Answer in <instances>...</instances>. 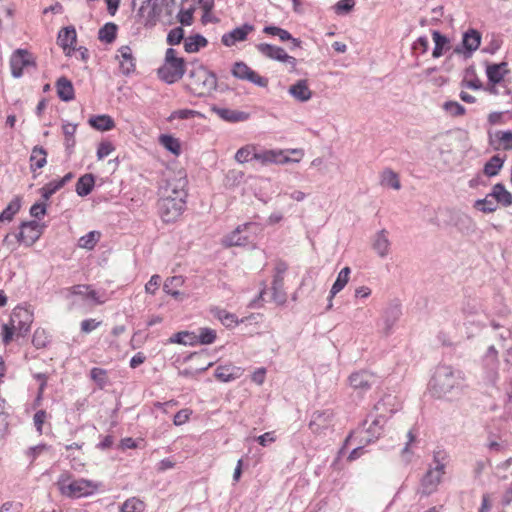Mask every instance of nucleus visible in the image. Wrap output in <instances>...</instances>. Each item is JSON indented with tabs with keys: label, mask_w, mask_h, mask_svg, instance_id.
Segmentation results:
<instances>
[{
	"label": "nucleus",
	"mask_w": 512,
	"mask_h": 512,
	"mask_svg": "<svg viewBox=\"0 0 512 512\" xmlns=\"http://www.w3.org/2000/svg\"><path fill=\"white\" fill-rule=\"evenodd\" d=\"M429 389L437 398L458 396L464 389V373L449 365H439L429 382Z\"/></svg>",
	"instance_id": "1"
},
{
	"label": "nucleus",
	"mask_w": 512,
	"mask_h": 512,
	"mask_svg": "<svg viewBox=\"0 0 512 512\" xmlns=\"http://www.w3.org/2000/svg\"><path fill=\"white\" fill-rule=\"evenodd\" d=\"M186 89L197 97L208 96L217 89V77L203 65L192 66L188 71Z\"/></svg>",
	"instance_id": "2"
},
{
	"label": "nucleus",
	"mask_w": 512,
	"mask_h": 512,
	"mask_svg": "<svg viewBox=\"0 0 512 512\" xmlns=\"http://www.w3.org/2000/svg\"><path fill=\"white\" fill-rule=\"evenodd\" d=\"M185 68V60L182 57H177L175 49L168 48L165 53L164 64L158 68L157 75L165 83L173 84L184 76Z\"/></svg>",
	"instance_id": "3"
},
{
	"label": "nucleus",
	"mask_w": 512,
	"mask_h": 512,
	"mask_svg": "<svg viewBox=\"0 0 512 512\" xmlns=\"http://www.w3.org/2000/svg\"><path fill=\"white\" fill-rule=\"evenodd\" d=\"M444 458L445 455L441 452H434L433 462L435 466L428 469L421 479L420 488L418 489V494L421 496H429L437 490L442 475L445 473Z\"/></svg>",
	"instance_id": "4"
},
{
	"label": "nucleus",
	"mask_w": 512,
	"mask_h": 512,
	"mask_svg": "<svg viewBox=\"0 0 512 512\" xmlns=\"http://www.w3.org/2000/svg\"><path fill=\"white\" fill-rule=\"evenodd\" d=\"M57 486L61 494L69 498L89 496L97 489V486L92 481L86 479L70 481V474L68 473L60 475Z\"/></svg>",
	"instance_id": "5"
},
{
	"label": "nucleus",
	"mask_w": 512,
	"mask_h": 512,
	"mask_svg": "<svg viewBox=\"0 0 512 512\" xmlns=\"http://www.w3.org/2000/svg\"><path fill=\"white\" fill-rule=\"evenodd\" d=\"M186 176H174L165 180L164 184L159 187L160 198L181 199L186 200L188 193Z\"/></svg>",
	"instance_id": "6"
},
{
	"label": "nucleus",
	"mask_w": 512,
	"mask_h": 512,
	"mask_svg": "<svg viewBox=\"0 0 512 512\" xmlns=\"http://www.w3.org/2000/svg\"><path fill=\"white\" fill-rule=\"evenodd\" d=\"M158 212L165 223L176 221L183 213L186 207V200L159 198Z\"/></svg>",
	"instance_id": "7"
},
{
	"label": "nucleus",
	"mask_w": 512,
	"mask_h": 512,
	"mask_svg": "<svg viewBox=\"0 0 512 512\" xmlns=\"http://www.w3.org/2000/svg\"><path fill=\"white\" fill-rule=\"evenodd\" d=\"M482 35L476 29H468L463 33L461 44L457 45L453 49V53L457 55H463L465 59L472 57L474 51H476L481 44Z\"/></svg>",
	"instance_id": "8"
},
{
	"label": "nucleus",
	"mask_w": 512,
	"mask_h": 512,
	"mask_svg": "<svg viewBox=\"0 0 512 512\" xmlns=\"http://www.w3.org/2000/svg\"><path fill=\"white\" fill-rule=\"evenodd\" d=\"M231 74L239 80L249 81L259 87L265 88L268 86V78L260 76L243 61H237L233 64Z\"/></svg>",
	"instance_id": "9"
},
{
	"label": "nucleus",
	"mask_w": 512,
	"mask_h": 512,
	"mask_svg": "<svg viewBox=\"0 0 512 512\" xmlns=\"http://www.w3.org/2000/svg\"><path fill=\"white\" fill-rule=\"evenodd\" d=\"M33 322V313L27 308L17 306L10 315L9 323L16 329L18 336H25Z\"/></svg>",
	"instance_id": "10"
},
{
	"label": "nucleus",
	"mask_w": 512,
	"mask_h": 512,
	"mask_svg": "<svg viewBox=\"0 0 512 512\" xmlns=\"http://www.w3.org/2000/svg\"><path fill=\"white\" fill-rule=\"evenodd\" d=\"M28 66H35L33 55L26 49H17L10 57L11 74L14 78L23 75V69Z\"/></svg>",
	"instance_id": "11"
},
{
	"label": "nucleus",
	"mask_w": 512,
	"mask_h": 512,
	"mask_svg": "<svg viewBox=\"0 0 512 512\" xmlns=\"http://www.w3.org/2000/svg\"><path fill=\"white\" fill-rule=\"evenodd\" d=\"M20 231L15 235L17 242L24 243L26 246H32L41 236L42 227L35 220L23 221Z\"/></svg>",
	"instance_id": "12"
},
{
	"label": "nucleus",
	"mask_w": 512,
	"mask_h": 512,
	"mask_svg": "<svg viewBox=\"0 0 512 512\" xmlns=\"http://www.w3.org/2000/svg\"><path fill=\"white\" fill-rule=\"evenodd\" d=\"M334 413L331 409L315 411L309 422V429L314 434H325L332 427Z\"/></svg>",
	"instance_id": "13"
},
{
	"label": "nucleus",
	"mask_w": 512,
	"mask_h": 512,
	"mask_svg": "<svg viewBox=\"0 0 512 512\" xmlns=\"http://www.w3.org/2000/svg\"><path fill=\"white\" fill-rule=\"evenodd\" d=\"M378 382V377L369 371L362 370L352 373L349 376V383L351 387L360 392L369 390L373 385Z\"/></svg>",
	"instance_id": "14"
},
{
	"label": "nucleus",
	"mask_w": 512,
	"mask_h": 512,
	"mask_svg": "<svg viewBox=\"0 0 512 512\" xmlns=\"http://www.w3.org/2000/svg\"><path fill=\"white\" fill-rule=\"evenodd\" d=\"M254 30V26L249 23H245L240 27L234 28L232 31L225 33L221 41L223 45L227 47H231L235 45L237 42H241L247 39V36L250 32Z\"/></svg>",
	"instance_id": "15"
},
{
	"label": "nucleus",
	"mask_w": 512,
	"mask_h": 512,
	"mask_svg": "<svg viewBox=\"0 0 512 512\" xmlns=\"http://www.w3.org/2000/svg\"><path fill=\"white\" fill-rule=\"evenodd\" d=\"M402 315L401 304L399 302H392L384 310L383 322L384 328L383 333L388 336L391 334L395 323L399 320Z\"/></svg>",
	"instance_id": "16"
},
{
	"label": "nucleus",
	"mask_w": 512,
	"mask_h": 512,
	"mask_svg": "<svg viewBox=\"0 0 512 512\" xmlns=\"http://www.w3.org/2000/svg\"><path fill=\"white\" fill-rule=\"evenodd\" d=\"M250 226H252L251 223H245L238 226L234 231H232L223 239L224 245L227 247L247 245L250 240L249 236L244 234V232Z\"/></svg>",
	"instance_id": "17"
},
{
	"label": "nucleus",
	"mask_w": 512,
	"mask_h": 512,
	"mask_svg": "<svg viewBox=\"0 0 512 512\" xmlns=\"http://www.w3.org/2000/svg\"><path fill=\"white\" fill-rule=\"evenodd\" d=\"M211 110L216 113L222 120L230 123L244 122L250 118V114L245 111L221 108L217 106H213Z\"/></svg>",
	"instance_id": "18"
},
{
	"label": "nucleus",
	"mask_w": 512,
	"mask_h": 512,
	"mask_svg": "<svg viewBox=\"0 0 512 512\" xmlns=\"http://www.w3.org/2000/svg\"><path fill=\"white\" fill-rule=\"evenodd\" d=\"M251 159L260 161L263 165L269 163L284 164L290 161L288 156L283 155L282 151L266 150L262 152H254Z\"/></svg>",
	"instance_id": "19"
},
{
	"label": "nucleus",
	"mask_w": 512,
	"mask_h": 512,
	"mask_svg": "<svg viewBox=\"0 0 512 512\" xmlns=\"http://www.w3.org/2000/svg\"><path fill=\"white\" fill-rule=\"evenodd\" d=\"M390 245L391 243L388 239L387 230L382 229L375 234L372 242V247L379 257L384 258L389 254Z\"/></svg>",
	"instance_id": "20"
},
{
	"label": "nucleus",
	"mask_w": 512,
	"mask_h": 512,
	"mask_svg": "<svg viewBox=\"0 0 512 512\" xmlns=\"http://www.w3.org/2000/svg\"><path fill=\"white\" fill-rule=\"evenodd\" d=\"M398 410L397 397L392 394L384 395L375 405L374 412L385 413L387 418Z\"/></svg>",
	"instance_id": "21"
},
{
	"label": "nucleus",
	"mask_w": 512,
	"mask_h": 512,
	"mask_svg": "<svg viewBox=\"0 0 512 512\" xmlns=\"http://www.w3.org/2000/svg\"><path fill=\"white\" fill-rule=\"evenodd\" d=\"M55 87L57 90L58 97L64 101L69 102L75 98V91L72 82L65 76L60 77L56 83Z\"/></svg>",
	"instance_id": "22"
},
{
	"label": "nucleus",
	"mask_w": 512,
	"mask_h": 512,
	"mask_svg": "<svg viewBox=\"0 0 512 512\" xmlns=\"http://www.w3.org/2000/svg\"><path fill=\"white\" fill-rule=\"evenodd\" d=\"M241 369L232 364L220 365L215 369L214 376L221 382H230L239 378Z\"/></svg>",
	"instance_id": "23"
},
{
	"label": "nucleus",
	"mask_w": 512,
	"mask_h": 512,
	"mask_svg": "<svg viewBox=\"0 0 512 512\" xmlns=\"http://www.w3.org/2000/svg\"><path fill=\"white\" fill-rule=\"evenodd\" d=\"M488 197L493 198L498 204L504 207L512 205V193L509 192L502 183H497L492 187Z\"/></svg>",
	"instance_id": "24"
},
{
	"label": "nucleus",
	"mask_w": 512,
	"mask_h": 512,
	"mask_svg": "<svg viewBox=\"0 0 512 512\" xmlns=\"http://www.w3.org/2000/svg\"><path fill=\"white\" fill-rule=\"evenodd\" d=\"M290 95L299 102H307L312 97V91L309 89L307 80H298L289 87Z\"/></svg>",
	"instance_id": "25"
},
{
	"label": "nucleus",
	"mask_w": 512,
	"mask_h": 512,
	"mask_svg": "<svg viewBox=\"0 0 512 512\" xmlns=\"http://www.w3.org/2000/svg\"><path fill=\"white\" fill-rule=\"evenodd\" d=\"M122 61L120 62L121 72L128 76L135 71V59L129 46H121L118 50Z\"/></svg>",
	"instance_id": "26"
},
{
	"label": "nucleus",
	"mask_w": 512,
	"mask_h": 512,
	"mask_svg": "<svg viewBox=\"0 0 512 512\" xmlns=\"http://www.w3.org/2000/svg\"><path fill=\"white\" fill-rule=\"evenodd\" d=\"M432 38L435 43V46L432 51V56L433 58H440L444 54V52L450 49V40L446 35L442 34L438 30L432 31Z\"/></svg>",
	"instance_id": "27"
},
{
	"label": "nucleus",
	"mask_w": 512,
	"mask_h": 512,
	"mask_svg": "<svg viewBox=\"0 0 512 512\" xmlns=\"http://www.w3.org/2000/svg\"><path fill=\"white\" fill-rule=\"evenodd\" d=\"M77 34L73 26H67L62 28L58 33L57 43L64 50L71 48L76 42Z\"/></svg>",
	"instance_id": "28"
},
{
	"label": "nucleus",
	"mask_w": 512,
	"mask_h": 512,
	"mask_svg": "<svg viewBox=\"0 0 512 512\" xmlns=\"http://www.w3.org/2000/svg\"><path fill=\"white\" fill-rule=\"evenodd\" d=\"M95 186V176L91 173L82 175L76 182V193L80 197L89 195Z\"/></svg>",
	"instance_id": "29"
},
{
	"label": "nucleus",
	"mask_w": 512,
	"mask_h": 512,
	"mask_svg": "<svg viewBox=\"0 0 512 512\" xmlns=\"http://www.w3.org/2000/svg\"><path fill=\"white\" fill-rule=\"evenodd\" d=\"M208 45V40L201 34H193L184 39V49L187 53H196Z\"/></svg>",
	"instance_id": "30"
},
{
	"label": "nucleus",
	"mask_w": 512,
	"mask_h": 512,
	"mask_svg": "<svg viewBox=\"0 0 512 512\" xmlns=\"http://www.w3.org/2000/svg\"><path fill=\"white\" fill-rule=\"evenodd\" d=\"M88 123L98 131H109L115 127L113 118L109 115H96L89 118Z\"/></svg>",
	"instance_id": "31"
},
{
	"label": "nucleus",
	"mask_w": 512,
	"mask_h": 512,
	"mask_svg": "<svg viewBox=\"0 0 512 512\" xmlns=\"http://www.w3.org/2000/svg\"><path fill=\"white\" fill-rule=\"evenodd\" d=\"M47 152L42 146L33 147L30 155V169L32 172L44 167L47 163Z\"/></svg>",
	"instance_id": "32"
},
{
	"label": "nucleus",
	"mask_w": 512,
	"mask_h": 512,
	"mask_svg": "<svg viewBox=\"0 0 512 512\" xmlns=\"http://www.w3.org/2000/svg\"><path fill=\"white\" fill-rule=\"evenodd\" d=\"M256 49L264 57L272 59V60H276L279 62L283 58V53L285 52V50L283 48L274 46V45H271L268 43H259L256 45Z\"/></svg>",
	"instance_id": "33"
},
{
	"label": "nucleus",
	"mask_w": 512,
	"mask_h": 512,
	"mask_svg": "<svg viewBox=\"0 0 512 512\" xmlns=\"http://www.w3.org/2000/svg\"><path fill=\"white\" fill-rule=\"evenodd\" d=\"M368 417L372 418V420L366 430L372 437L377 438L380 435L382 427L387 420V415L385 413L378 414L373 411L371 414H369Z\"/></svg>",
	"instance_id": "34"
},
{
	"label": "nucleus",
	"mask_w": 512,
	"mask_h": 512,
	"mask_svg": "<svg viewBox=\"0 0 512 512\" xmlns=\"http://www.w3.org/2000/svg\"><path fill=\"white\" fill-rule=\"evenodd\" d=\"M505 162V157L500 155L492 156L484 165L483 173L488 177H494L499 174Z\"/></svg>",
	"instance_id": "35"
},
{
	"label": "nucleus",
	"mask_w": 512,
	"mask_h": 512,
	"mask_svg": "<svg viewBox=\"0 0 512 512\" xmlns=\"http://www.w3.org/2000/svg\"><path fill=\"white\" fill-rule=\"evenodd\" d=\"M118 26L113 22H108L99 29L98 38L100 41L111 44L117 37Z\"/></svg>",
	"instance_id": "36"
},
{
	"label": "nucleus",
	"mask_w": 512,
	"mask_h": 512,
	"mask_svg": "<svg viewBox=\"0 0 512 512\" xmlns=\"http://www.w3.org/2000/svg\"><path fill=\"white\" fill-rule=\"evenodd\" d=\"M21 208V198L16 196L14 197L7 205V207L0 213V223L5 221H12L15 214L19 212Z\"/></svg>",
	"instance_id": "37"
},
{
	"label": "nucleus",
	"mask_w": 512,
	"mask_h": 512,
	"mask_svg": "<svg viewBox=\"0 0 512 512\" xmlns=\"http://www.w3.org/2000/svg\"><path fill=\"white\" fill-rule=\"evenodd\" d=\"M351 273V269L349 267H344L338 273V276L335 282L332 285L330 290V298H333L337 293H339L348 283L349 276Z\"/></svg>",
	"instance_id": "38"
},
{
	"label": "nucleus",
	"mask_w": 512,
	"mask_h": 512,
	"mask_svg": "<svg viewBox=\"0 0 512 512\" xmlns=\"http://www.w3.org/2000/svg\"><path fill=\"white\" fill-rule=\"evenodd\" d=\"M272 295L277 304H284L286 302L287 297L284 291V278L273 276Z\"/></svg>",
	"instance_id": "39"
},
{
	"label": "nucleus",
	"mask_w": 512,
	"mask_h": 512,
	"mask_svg": "<svg viewBox=\"0 0 512 512\" xmlns=\"http://www.w3.org/2000/svg\"><path fill=\"white\" fill-rule=\"evenodd\" d=\"M159 143L169 152L174 155L181 153V145L177 138L170 134H162L159 137Z\"/></svg>",
	"instance_id": "40"
},
{
	"label": "nucleus",
	"mask_w": 512,
	"mask_h": 512,
	"mask_svg": "<svg viewBox=\"0 0 512 512\" xmlns=\"http://www.w3.org/2000/svg\"><path fill=\"white\" fill-rule=\"evenodd\" d=\"M195 333L189 331H180L170 337V343L183 344V345H196Z\"/></svg>",
	"instance_id": "41"
},
{
	"label": "nucleus",
	"mask_w": 512,
	"mask_h": 512,
	"mask_svg": "<svg viewBox=\"0 0 512 512\" xmlns=\"http://www.w3.org/2000/svg\"><path fill=\"white\" fill-rule=\"evenodd\" d=\"M506 71H501V65L497 64H489L486 68V75L488 78L489 83L496 85L500 83L503 78Z\"/></svg>",
	"instance_id": "42"
},
{
	"label": "nucleus",
	"mask_w": 512,
	"mask_h": 512,
	"mask_svg": "<svg viewBox=\"0 0 512 512\" xmlns=\"http://www.w3.org/2000/svg\"><path fill=\"white\" fill-rule=\"evenodd\" d=\"M196 344H212L216 339V331L210 328H200L199 333L195 334Z\"/></svg>",
	"instance_id": "43"
},
{
	"label": "nucleus",
	"mask_w": 512,
	"mask_h": 512,
	"mask_svg": "<svg viewBox=\"0 0 512 512\" xmlns=\"http://www.w3.org/2000/svg\"><path fill=\"white\" fill-rule=\"evenodd\" d=\"M50 342V336L43 328H37L32 337V344L37 349H42Z\"/></svg>",
	"instance_id": "44"
},
{
	"label": "nucleus",
	"mask_w": 512,
	"mask_h": 512,
	"mask_svg": "<svg viewBox=\"0 0 512 512\" xmlns=\"http://www.w3.org/2000/svg\"><path fill=\"white\" fill-rule=\"evenodd\" d=\"M99 239L100 233L98 231H90L79 239L78 245L81 248L91 250L95 247Z\"/></svg>",
	"instance_id": "45"
},
{
	"label": "nucleus",
	"mask_w": 512,
	"mask_h": 512,
	"mask_svg": "<svg viewBox=\"0 0 512 512\" xmlns=\"http://www.w3.org/2000/svg\"><path fill=\"white\" fill-rule=\"evenodd\" d=\"M215 316L227 328L234 327L238 324V319H237L236 315L233 313H230L226 310L218 309L215 313Z\"/></svg>",
	"instance_id": "46"
},
{
	"label": "nucleus",
	"mask_w": 512,
	"mask_h": 512,
	"mask_svg": "<svg viewBox=\"0 0 512 512\" xmlns=\"http://www.w3.org/2000/svg\"><path fill=\"white\" fill-rule=\"evenodd\" d=\"M474 207L483 213H493L497 210V204L488 195L483 199L476 200Z\"/></svg>",
	"instance_id": "47"
},
{
	"label": "nucleus",
	"mask_w": 512,
	"mask_h": 512,
	"mask_svg": "<svg viewBox=\"0 0 512 512\" xmlns=\"http://www.w3.org/2000/svg\"><path fill=\"white\" fill-rule=\"evenodd\" d=\"M263 32L268 35L279 37L280 41L282 42H286L292 39V35L289 31L273 25L265 26L263 28Z\"/></svg>",
	"instance_id": "48"
},
{
	"label": "nucleus",
	"mask_w": 512,
	"mask_h": 512,
	"mask_svg": "<svg viewBox=\"0 0 512 512\" xmlns=\"http://www.w3.org/2000/svg\"><path fill=\"white\" fill-rule=\"evenodd\" d=\"M145 504L143 501L132 497L127 499L121 506L122 512H143Z\"/></svg>",
	"instance_id": "49"
},
{
	"label": "nucleus",
	"mask_w": 512,
	"mask_h": 512,
	"mask_svg": "<svg viewBox=\"0 0 512 512\" xmlns=\"http://www.w3.org/2000/svg\"><path fill=\"white\" fill-rule=\"evenodd\" d=\"M442 108L453 117L462 116L466 113L465 107L456 101H446Z\"/></svg>",
	"instance_id": "50"
},
{
	"label": "nucleus",
	"mask_w": 512,
	"mask_h": 512,
	"mask_svg": "<svg viewBox=\"0 0 512 512\" xmlns=\"http://www.w3.org/2000/svg\"><path fill=\"white\" fill-rule=\"evenodd\" d=\"M382 183L395 190H399L401 187L398 175L390 169L383 172Z\"/></svg>",
	"instance_id": "51"
},
{
	"label": "nucleus",
	"mask_w": 512,
	"mask_h": 512,
	"mask_svg": "<svg viewBox=\"0 0 512 512\" xmlns=\"http://www.w3.org/2000/svg\"><path fill=\"white\" fill-rule=\"evenodd\" d=\"M254 152H255V146H253V145L243 146L237 150V152L235 154V160L238 163L248 162L249 160H252L251 157Z\"/></svg>",
	"instance_id": "52"
},
{
	"label": "nucleus",
	"mask_w": 512,
	"mask_h": 512,
	"mask_svg": "<svg viewBox=\"0 0 512 512\" xmlns=\"http://www.w3.org/2000/svg\"><path fill=\"white\" fill-rule=\"evenodd\" d=\"M182 40H184V29L182 27H175L168 32L166 41L169 45H178Z\"/></svg>",
	"instance_id": "53"
},
{
	"label": "nucleus",
	"mask_w": 512,
	"mask_h": 512,
	"mask_svg": "<svg viewBox=\"0 0 512 512\" xmlns=\"http://www.w3.org/2000/svg\"><path fill=\"white\" fill-rule=\"evenodd\" d=\"M62 187L59 185L57 180L50 181L40 189L42 198L47 201L50 197L55 194Z\"/></svg>",
	"instance_id": "54"
},
{
	"label": "nucleus",
	"mask_w": 512,
	"mask_h": 512,
	"mask_svg": "<svg viewBox=\"0 0 512 512\" xmlns=\"http://www.w3.org/2000/svg\"><path fill=\"white\" fill-rule=\"evenodd\" d=\"M90 376L91 379L95 381L100 388H103L107 383L106 370L102 368H92L90 371Z\"/></svg>",
	"instance_id": "55"
},
{
	"label": "nucleus",
	"mask_w": 512,
	"mask_h": 512,
	"mask_svg": "<svg viewBox=\"0 0 512 512\" xmlns=\"http://www.w3.org/2000/svg\"><path fill=\"white\" fill-rule=\"evenodd\" d=\"M355 6L354 0H339L335 6V13L338 15H344L349 13Z\"/></svg>",
	"instance_id": "56"
},
{
	"label": "nucleus",
	"mask_w": 512,
	"mask_h": 512,
	"mask_svg": "<svg viewBox=\"0 0 512 512\" xmlns=\"http://www.w3.org/2000/svg\"><path fill=\"white\" fill-rule=\"evenodd\" d=\"M198 112L195 111V110H191V109H180V110H175L173 111L170 116L168 117V120L169 121H172L174 119H181V120H186V119H190V118H193L195 115H197Z\"/></svg>",
	"instance_id": "57"
},
{
	"label": "nucleus",
	"mask_w": 512,
	"mask_h": 512,
	"mask_svg": "<svg viewBox=\"0 0 512 512\" xmlns=\"http://www.w3.org/2000/svg\"><path fill=\"white\" fill-rule=\"evenodd\" d=\"M496 137L502 144L504 150H512V131H498Z\"/></svg>",
	"instance_id": "58"
},
{
	"label": "nucleus",
	"mask_w": 512,
	"mask_h": 512,
	"mask_svg": "<svg viewBox=\"0 0 512 512\" xmlns=\"http://www.w3.org/2000/svg\"><path fill=\"white\" fill-rule=\"evenodd\" d=\"M194 8L181 9L177 15L178 21L185 26H190L193 22Z\"/></svg>",
	"instance_id": "59"
},
{
	"label": "nucleus",
	"mask_w": 512,
	"mask_h": 512,
	"mask_svg": "<svg viewBox=\"0 0 512 512\" xmlns=\"http://www.w3.org/2000/svg\"><path fill=\"white\" fill-rule=\"evenodd\" d=\"M114 150V146L109 141H103L99 144L97 149V158L99 160L107 157Z\"/></svg>",
	"instance_id": "60"
},
{
	"label": "nucleus",
	"mask_w": 512,
	"mask_h": 512,
	"mask_svg": "<svg viewBox=\"0 0 512 512\" xmlns=\"http://www.w3.org/2000/svg\"><path fill=\"white\" fill-rule=\"evenodd\" d=\"M15 331L16 329L10 323L2 325V341L5 345L12 341Z\"/></svg>",
	"instance_id": "61"
},
{
	"label": "nucleus",
	"mask_w": 512,
	"mask_h": 512,
	"mask_svg": "<svg viewBox=\"0 0 512 512\" xmlns=\"http://www.w3.org/2000/svg\"><path fill=\"white\" fill-rule=\"evenodd\" d=\"M46 214V204L37 202L30 208V215L36 219H41Z\"/></svg>",
	"instance_id": "62"
},
{
	"label": "nucleus",
	"mask_w": 512,
	"mask_h": 512,
	"mask_svg": "<svg viewBox=\"0 0 512 512\" xmlns=\"http://www.w3.org/2000/svg\"><path fill=\"white\" fill-rule=\"evenodd\" d=\"M161 283V277L159 275H153L145 285V291L149 294H155Z\"/></svg>",
	"instance_id": "63"
},
{
	"label": "nucleus",
	"mask_w": 512,
	"mask_h": 512,
	"mask_svg": "<svg viewBox=\"0 0 512 512\" xmlns=\"http://www.w3.org/2000/svg\"><path fill=\"white\" fill-rule=\"evenodd\" d=\"M22 504L14 501H7L0 507V512H21Z\"/></svg>",
	"instance_id": "64"
}]
</instances>
